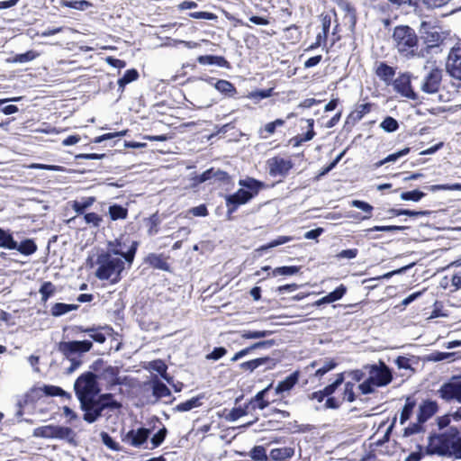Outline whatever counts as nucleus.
<instances>
[{"mask_svg": "<svg viewBox=\"0 0 461 461\" xmlns=\"http://www.w3.org/2000/svg\"><path fill=\"white\" fill-rule=\"evenodd\" d=\"M75 394L84 411L83 420L87 423L95 422L105 409H119L121 404L112 393L99 394L97 376L92 372L80 375L74 383Z\"/></svg>", "mask_w": 461, "mask_h": 461, "instance_id": "obj_1", "label": "nucleus"}, {"mask_svg": "<svg viewBox=\"0 0 461 461\" xmlns=\"http://www.w3.org/2000/svg\"><path fill=\"white\" fill-rule=\"evenodd\" d=\"M364 369L367 372L368 377L358 385L363 394L373 393L375 387L386 386L393 380L391 369L383 361H379L378 364L365 365Z\"/></svg>", "mask_w": 461, "mask_h": 461, "instance_id": "obj_2", "label": "nucleus"}, {"mask_svg": "<svg viewBox=\"0 0 461 461\" xmlns=\"http://www.w3.org/2000/svg\"><path fill=\"white\" fill-rule=\"evenodd\" d=\"M98 267L95 271V276L100 280H111L112 283H117L121 278V273L124 269V261L119 257H114L111 253H101L96 259Z\"/></svg>", "mask_w": 461, "mask_h": 461, "instance_id": "obj_3", "label": "nucleus"}, {"mask_svg": "<svg viewBox=\"0 0 461 461\" xmlns=\"http://www.w3.org/2000/svg\"><path fill=\"white\" fill-rule=\"evenodd\" d=\"M393 41L398 51L406 58L413 57L418 49V37L414 30L407 25L393 30Z\"/></svg>", "mask_w": 461, "mask_h": 461, "instance_id": "obj_4", "label": "nucleus"}, {"mask_svg": "<svg viewBox=\"0 0 461 461\" xmlns=\"http://www.w3.org/2000/svg\"><path fill=\"white\" fill-rule=\"evenodd\" d=\"M93 342L91 340H71L61 341L59 343V351L71 362L70 366L68 368V373H73L82 364L81 360L74 357L76 355H82L91 350Z\"/></svg>", "mask_w": 461, "mask_h": 461, "instance_id": "obj_5", "label": "nucleus"}, {"mask_svg": "<svg viewBox=\"0 0 461 461\" xmlns=\"http://www.w3.org/2000/svg\"><path fill=\"white\" fill-rule=\"evenodd\" d=\"M452 427L442 433H434L428 438V445L425 447V454L428 456L437 455L447 457L450 454V440Z\"/></svg>", "mask_w": 461, "mask_h": 461, "instance_id": "obj_6", "label": "nucleus"}, {"mask_svg": "<svg viewBox=\"0 0 461 461\" xmlns=\"http://www.w3.org/2000/svg\"><path fill=\"white\" fill-rule=\"evenodd\" d=\"M32 436L35 438L68 439L70 441L74 438V431L68 427L46 425L34 429Z\"/></svg>", "mask_w": 461, "mask_h": 461, "instance_id": "obj_7", "label": "nucleus"}, {"mask_svg": "<svg viewBox=\"0 0 461 461\" xmlns=\"http://www.w3.org/2000/svg\"><path fill=\"white\" fill-rule=\"evenodd\" d=\"M441 81L442 70L433 68L425 75L420 88L427 94H435L439 90Z\"/></svg>", "mask_w": 461, "mask_h": 461, "instance_id": "obj_8", "label": "nucleus"}, {"mask_svg": "<svg viewBox=\"0 0 461 461\" xmlns=\"http://www.w3.org/2000/svg\"><path fill=\"white\" fill-rule=\"evenodd\" d=\"M149 435L150 429H132L122 437V441L133 447H140L147 442Z\"/></svg>", "mask_w": 461, "mask_h": 461, "instance_id": "obj_9", "label": "nucleus"}, {"mask_svg": "<svg viewBox=\"0 0 461 461\" xmlns=\"http://www.w3.org/2000/svg\"><path fill=\"white\" fill-rule=\"evenodd\" d=\"M446 68L450 77L461 80V47H456L450 50Z\"/></svg>", "mask_w": 461, "mask_h": 461, "instance_id": "obj_10", "label": "nucleus"}, {"mask_svg": "<svg viewBox=\"0 0 461 461\" xmlns=\"http://www.w3.org/2000/svg\"><path fill=\"white\" fill-rule=\"evenodd\" d=\"M438 396L446 402L456 401L461 403V382L443 384L438 390Z\"/></svg>", "mask_w": 461, "mask_h": 461, "instance_id": "obj_11", "label": "nucleus"}, {"mask_svg": "<svg viewBox=\"0 0 461 461\" xmlns=\"http://www.w3.org/2000/svg\"><path fill=\"white\" fill-rule=\"evenodd\" d=\"M269 175L272 176H285L288 174L293 167L290 159L280 157H275L267 161Z\"/></svg>", "mask_w": 461, "mask_h": 461, "instance_id": "obj_12", "label": "nucleus"}, {"mask_svg": "<svg viewBox=\"0 0 461 461\" xmlns=\"http://www.w3.org/2000/svg\"><path fill=\"white\" fill-rule=\"evenodd\" d=\"M394 90L402 96L411 100L417 98V95L411 88V77L407 74L400 75L393 83Z\"/></svg>", "mask_w": 461, "mask_h": 461, "instance_id": "obj_13", "label": "nucleus"}, {"mask_svg": "<svg viewBox=\"0 0 461 461\" xmlns=\"http://www.w3.org/2000/svg\"><path fill=\"white\" fill-rule=\"evenodd\" d=\"M109 251L106 253H111L113 256L117 257L121 256L129 264H131L137 250L138 242L133 241L131 243V248L128 249L127 252H124L122 249L121 241L116 240L114 242L110 241L108 243Z\"/></svg>", "mask_w": 461, "mask_h": 461, "instance_id": "obj_14", "label": "nucleus"}, {"mask_svg": "<svg viewBox=\"0 0 461 461\" xmlns=\"http://www.w3.org/2000/svg\"><path fill=\"white\" fill-rule=\"evenodd\" d=\"M250 200L251 195L244 188L239 189L233 194L227 195L226 205L228 207V213L234 212L240 205L245 204Z\"/></svg>", "mask_w": 461, "mask_h": 461, "instance_id": "obj_15", "label": "nucleus"}, {"mask_svg": "<svg viewBox=\"0 0 461 461\" xmlns=\"http://www.w3.org/2000/svg\"><path fill=\"white\" fill-rule=\"evenodd\" d=\"M438 405L437 402L426 400L419 406L417 420L425 423L438 411Z\"/></svg>", "mask_w": 461, "mask_h": 461, "instance_id": "obj_16", "label": "nucleus"}, {"mask_svg": "<svg viewBox=\"0 0 461 461\" xmlns=\"http://www.w3.org/2000/svg\"><path fill=\"white\" fill-rule=\"evenodd\" d=\"M119 368L117 366H107L100 375L101 379L104 380L110 387L122 384L119 377Z\"/></svg>", "mask_w": 461, "mask_h": 461, "instance_id": "obj_17", "label": "nucleus"}, {"mask_svg": "<svg viewBox=\"0 0 461 461\" xmlns=\"http://www.w3.org/2000/svg\"><path fill=\"white\" fill-rule=\"evenodd\" d=\"M229 175L225 171H222L219 168L212 167L210 169H207L204 171L200 176L199 181L201 183L206 182L208 180L214 179L215 181L220 182H228L229 181Z\"/></svg>", "mask_w": 461, "mask_h": 461, "instance_id": "obj_18", "label": "nucleus"}, {"mask_svg": "<svg viewBox=\"0 0 461 461\" xmlns=\"http://www.w3.org/2000/svg\"><path fill=\"white\" fill-rule=\"evenodd\" d=\"M450 454L448 458L454 457L456 459H461V436L457 428L452 427V435L450 440Z\"/></svg>", "mask_w": 461, "mask_h": 461, "instance_id": "obj_19", "label": "nucleus"}, {"mask_svg": "<svg viewBox=\"0 0 461 461\" xmlns=\"http://www.w3.org/2000/svg\"><path fill=\"white\" fill-rule=\"evenodd\" d=\"M347 292V287L344 285H340L338 286L334 291L330 292L327 295L323 296L322 298L317 300L313 305L314 306H321L325 303H334L336 301H339L343 297V295Z\"/></svg>", "mask_w": 461, "mask_h": 461, "instance_id": "obj_20", "label": "nucleus"}, {"mask_svg": "<svg viewBox=\"0 0 461 461\" xmlns=\"http://www.w3.org/2000/svg\"><path fill=\"white\" fill-rule=\"evenodd\" d=\"M145 263L149 264L150 267L163 270L168 271L169 265L167 262V258L162 254L150 253L145 258Z\"/></svg>", "mask_w": 461, "mask_h": 461, "instance_id": "obj_21", "label": "nucleus"}, {"mask_svg": "<svg viewBox=\"0 0 461 461\" xmlns=\"http://www.w3.org/2000/svg\"><path fill=\"white\" fill-rule=\"evenodd\" d=\"M375 74L382 81L389 85L395 76V69L384 62H381L375 68Z\"/></svg>", "mask_w": 461, "mask_h": 461, "instance_id": "obj_22", "label": "nucleus"}, {"mask_svg": "<svg viewBox=\"0 0 461 461\" xmlns=\"http://www.w3.org/2000/svg\"><path fill=\"white\" fill-rule=\"evenodd\" d=\"M197 61L201 65H215L221 68H230V63L221 56L202 55L197 58Z\"/></svg>", "mask_w": 461, "mask_h": 461, "instance_id": "obj_23", "label": "nucleus"}, {"mask_svg": "<svg viewBox=\"0 0 461 461\" xmlns=\"http://www.w3.org/2000/svg\"><path fill=\"white\" fill-rule=\"evenodd\" d=\"M294 455V448L291 447L273 448L269 457L273 461H287Z\"/></svg>", "mask_w": 461, "mask_h": 461, "instance_id": "obj_24", "label": "nucleus"}, {"mask_svg": "<svg viewBox=\"0 0 461 461\" xmlns=\"http://www.w3.org/2000/svg\"><path fill=\"white\" fill-rule=\"evenodd\" d=\"M239 185L251 195V199L258 194L264 185L262 182L250 177L240 180Z\"/></svg>", "mask_w": 461, "mask_h": 461, "instance_id": "obj_25", "label": "nucleus"}, {"mask_svg": "<svg viewBox=\"0 0 461 461\" xmlns=\"http://www.w3.org/2000/svg\"><path fill=\"white\" fill-rule=\"evenodd\" d=\"M299 373L294 372L288 375L285 380L279 382L276 387V393L277 394L290 391L298 382Z\"/></svg>", "mask_w": 461, "mask_h": 461, "instance_id": "obj_26", "label": "nucleus"}, {"mask_svg": "<svg viewBox=\"0 0 461 461\" xmlns=\"http://www.w3.org/2000/svg\"><path fill=\"white\" fill-rule=\"evenodd\" d=\"M152 394L156 400H159L163 397L171 395L169 388L162 383L158 377H155L151 381Z\"/></svg>", "mask_w": 461, "mask_h": 461, "instance_id": "obj_27", "label": "nucleus"}, {"mask_svg": "<svg viewBox=\"0 0 461 461\" xmlns=\"http://www.w3.org/2000/svg\"><path fill=\"white\" fill-rule=\"evenodd\" d=\"M0 248L14 250L16 247V240L14 239L10 230L0 228Z\"/></svg>", "mask_w": 461, "mask_h": 461, "instance_id": "obj_28", "label": "nucleus"}, {"mask_svg": "<svg viewBox=\"0 0 461 461\" xmlns=\"http://www.w3.org/2000/svg\"><path fill=\"white\" fill-rule=\"evenodd\" d=\"M215 89L228 97H233L237 94V89L234 85L224 79H219L215 82Z\"/></svg>", "mask_w": 461, "mask_h": 461, "instance_id": "obj_29", "label": "nucleus"}, {"mask_svg": "<svg viewBox=\"0 0 461 461\" xmlns=\"http://www.w3.org/2000/svg\"><path fill=\"white\" fill-rule=\"evenodd\" d=\"M95 202L94 196L85 197L80 201H73L71 207L78 215L85 214L86 210L91 207Z\"/></svg>", "mask_w": 461, "mask_h": 461, "instance_id": "obj_30", "label": "nucleus"}, {"mask_svg": "<svg viewBox=\"0 0 461 461\" xmlns=\"http://www.w3.org/2000/svg\"><path fill=\"white\" fill-rule=\"evenodd\" d=\"M16 247L14 250H17L24 256H30L37 250V245L31 239H26L20 243L16 241Z\"/></svg>", "mask_w": 461, "mask_h": 461, "instance_id": "obj_31", "label": "nucleus"}, {"mask_svg": "<svg viewBox=\"0 0 461 461\" xmlns=\"http://www.w3.org/2000/svg\"><path fill=\"white\" fill-rule=\"evenodd\" d=\"M456 357H460V352H439L435 351L428 356V359L433 362H440L447 360L448 362L453 361Z\"/></svg>", "mask_w": 461, "mask_h": 461, "instance_id": "obj_32", "label": "nucleus"}, {"mask_svg": "<svg viewBox=\"0 0 461 461\" xmlns=\"http://www.w3.org/2000/svg\"><path fill=\"white\" fill-rule=\"evenodd\" d=\"M271 361H272V359L268 357H258V358H255V359L241 363L240 365V367L242 370H249L250 372H253L255 369H257L259 366L266 365Z\"/></svg>", "mask_w": 461, "mask_h": 461, "instance_id": "obj_33", "label": "nucleus"}, {"mask_svg": "<svg viewBox=\"0 0 461 461\" xmlns=\"http://www.w3.org/2000/svg\"><path fill=\"white\" fill-rule=\"evenodd\" d=\"M139 78V72L135 68L128 69L125 71L124 75L119 78L118 86L121 92H123L126 85L137 80Z\"/></svg>", "mask_w": 461, "mask_h": 461, "instance_id": "obj_34", "label": "nucleus"}, {"mask_svg": "<svg viewBox=\"0 0 461 461\" xmlns=\"http://www.w3.org/2000/svg\"><path fill=\"white\" fill-rule=\"evenodd\" d=\"M78 308V305L77 304H67L63 303H55L51 310V315L54 317H59L61 315H64L71 311H75Z\"/></svg>", "mask_w": 461, "mask_h": 461, "instance_id": "obj_35", "label": "nucleus"}, {"mask_svg": "<svg viewBox=\"0 0 461 461\" xmlns=\"http://www.w3.org/2000/svg\"><path fill=\"white\" fill-rule=\"evenodd\" d=\"M306 122L308 123L309 130L307 131L306 133L298 135L292 140L294 141V146H299L301 143H303L304 141H309L314 137V135H315V132L313 131L314 120L308 119V120H306Z\"/></svg>", "mask_w": 461, "mask_h": 461, "instance_id": "obj_36", "label": "nucleus"}, {"mask_svg": "<svg viewBox=\"0 0 461 461\" xmlns=\"http://www.w3.org/2000/svg\"><path fill=\"white\" fill-rule=\"evenodd\" d=\"M415 405H416V402L414 400H412L410 397H408L406 399L405 404H404V406L401 411V414H400V423L401 424L405 423L410 419V417L412 414Z\"/></svg>", "mask_w": 461, "mask_h": 461, "instance_id": "obj_37", "label": "nucleus"}, {"mask_svg": "<svg viewBox=\"0 0 461 461\" xmlns=\"http://www.w3.org/2000/svg\"><path fill=\"white\" fill-rule=\"evenodd\" d=\"M285 124V121L282 119H276L274 122L267 123L263 129L260 130L259 133L261 138L267 139L268 136L275 133L276 127H281Z\"/></svg>", "mask_w": 461, "mask_h": 461, "instance_id": "obj_38", "label": "nucleus"}, {"mask_svg": "<svg viewBox=\"0 0 461 461\" xmlns=\"http://www.w3.org/2000/svg\"><path fill=\"white\" fill-rule=\"evenodd\" d=\"M41 391L47 396H61L66 397L67 399L71 398V394L69 393L56 385H44L41 388Z\"/></svg>", "mask_w": 461, "mask_h": 461, "instance_id": "obj_39", "label": "nucleus"}, {"mask_svg": "<svg viewBox=\"0 0 461 461\" xmlns=\"http://www.w3.org/2000/svg\"><path fill=\"white\" fill-rule=\"evenodd\" d=\"M109 215L111 220H123L127 218L128 210L122 205L113 204L109 207Z\"/></svg>", "mask_w": 461, "mask_h": 461, "instance_id": "obj_40", "label": "nucleus"}, {"mask_svg": "<svg viewBox=\"0 0 461 461\" xmlns=\"http://www.w3.org/2000/svg\"><path fill=\"white\" fill-rule=\"evenodd\" d=\"M149 365L150 369L158 372L167 382L170 383L171 377L167 374V366L162 360H154L149 362Z\"/></svg>", "mask_w": 461, "mask_h": 461, "instance_id": "obj_41", "label": "nucleus"}, {"mask_svg": "<svg viewBox=\"0 0 461 461\" xmlns=\"http://www.w3.org/2000/svg\"><path fill=\"white\" fill-rule=\"evenodd\" d=\"M388 212L392 216H401V215H406L410 217H419L429 214V212L427 211H412V210H407V209H390Z\"/></svg>", "mask_w": 461, "mask_h": 461, "instance_id": "obj_42", "label": "nucleus"}, {"mask_svg": "<svg viewBox=\"0 0 461 461\" xmlns=\"http://www.w3.org/2000/svg\"><path fill=\"white\" fill-rule=\"evenodd\" d=\"M372 109V104L366 103V104H361L357 106L355 111L351 113V117L354 121H360L362 118L369 113Z\"/></svg>", "mask_w": 461, "mask_h": 461, "instance_id": "obj_43", "label": "nucleus"}, {"mask_svg": "<svg viewBox=\"0 0 461 461\" xmlns=\"http://www.w3.org/2000/svg\"><path fill=\"white\" fill-rule=\"evenodd\" d=\"M409 152H410V149L409 148H405V149H402V150H400L398 152H395V153L388 155L385 158L376 162L375 164V167H382L383 165H384L386 163L395 162L397 159H399L400 158L407 155Z\"/></svg>", "mask_w": 461, "mask_h": 461, "instance_id": "obj_44", "label": "nucleus"}, {"mask_svg": "<svg viewBox=\"0 0 461 461\" xmlns=\"http://www.w3.org/2000/svg\"><path fill=\"white\" fill-rule=\"evenodd\" d=\"M272 334V330H242L241 338L246 339H257L268 337Z\"/></svg>", "mask_w": 461, "mask_h": 461, "instance_id": "obj_45", "label": "nucleus"}, {"mask_svg": "<svg viewBox=\"0 0 461 461\" xmlns=\"http://www.w3.org/2000/svg\"><path fill=\"white\" fill-rule=\"evenodd\" d=\"M201 397H193L176 406L177 411H188L201 405Z\"/></svg>", "mask_w": 461, "mask_h": 461, "instance_id": "obj_46", "label": "nucleus"}, {"mask_svg": "<svg viewBox=\"0 0 461 461\" xmlns=\"http://www.w3.org/2000/svg\"><path fill=\"white\" fill-rule=\"evenodd\" d=\"M249 456L255 461H268L269 456L267 455L266 448L263 446L254 447L249 453Z\"/></svg>", "mask_w": 461, "mask_h": 461, "instance_id": "obj_47", "label": "nucleus"}, {"mask_svg": "<svg viewBox=\"0 0 461 461\" xmlns=\"http://www.w3.org/2000/svg\"><path fill=\"white\" fill-rule=\"evenodd\" d=\"M300 267L297 266H285L275 268L272 271L274 276H293L299 272Z\"/></svg>", "mask_w": 461, "mask_h": 461, "instance_id": "obj_48", "label": "nucleus"}, {"mask_svg": "<svg viewBox=\"0 0 461 461\" xmlns=\"http://www.w3.org/2000/svg\"><path fill=\"white\" fill-rule=\"evenodd\" d=\"M59 5L63 7H69L77 10H85L88 6H90V3L86 0L79 1H68V0H60Z\"/></svg>", "mask_w": 461, "mask_h": 461, "instance_id": "obj_49", "label": "nucleus"}, {"mask_svg": "<svg viewBox=\"0 0 461 461\" xmlns=\"http://www.w3.org/2000/svg\"><path fill=\"white\" fill-rule=\"evenodd\" d=\"M102 442L109 449L113 451H121L122 447L113 438L105 431L101 432L100 434Z\"/></svg>", "mask_w": 461, "mask_h": 461, "instance_id": "obj_50", "label": "nucleus"}, {"mask_svg": "<svg viewBox=\"0 0 461 461\" xmlns=\"http://www.w3.org/2000/svg\"><path fill=\"white\" fill-rule=\"evenodd\" d=\"M380 127L386 132H394L398 130L399 123L394 118L387 116L381 122Z\"/></svg>", "mask_w": 461, "mask_h": 461, "instance_id": "obj_51", "label": "nucleus"}, {"mask_svg": "<svg viewBox=\"0 0 461 461\" xmlns=\"http://www.w3.org/2000/svg\"><path fill=\"white\" fill-rule=\"evenodd\" d=\"M39 292L41 294V301L47 302L48 299L55 293V286L51 282H44Z\"/></svg>", "mask_w": 461, "mask_h": 461, "instance_id": "obj_52", "label": "nucleus"}, {"mask_svg": "<svg viewBox=\"0 0 461 461\" xmlns=\"http://www.w3.org/2000/svg\"><path fill=\"white\" fill-rule=\"evenodd\" d=\"M424 196H425V194L420 190L402 192L401 194V199L404 200V201L419 202Z\"/></svg>", "mask_w": 461, "mask_h": 461, "instance_id": "obj_53", "label": "nucleus"}, {"mask_svg": "<svg viewBox=\"0 0 461 461\" xmlns=\"http://www.w3.org/2000/svg\"><path fill=\"white\" fill-rule=\"evenodd\" d=\"M167 434V430L165 427L161 428L156 434H154L150 439V442L152 444L150 449L156 448L158 446H160L165 440Z\"/></svg>", "mask_w": 461, "mask_h": 461, "instance_id": "obj_54", "label": "nucleus"}, {"mask_svg": "<svg viewBox=\"0 0 461 461\" xmlns=\"http://www.w3.org/2000/svg\"><path fill=\"white\" fill-rule=\"evenodd\" d=\"M38 55L33 50H29L24 53L16 54L13 59L12 62L14 63H26L29 61L33 60Z\"/></svg>", "mask_w": 461, "mask_h": 461, "instance_id": "obj_55", "label": "nucleus"}, {"mask_svg": "<svg viewBox=\"0 0 461 461\" xmlns=\"http://www.w3.org/2000/svg\"><path fill=\"white\" fill-rule=\"evenodd\" d=\"M423 424L424 422H421L420 421V420H417V422L411 423L408 427L404 429L403 435L405 437H409L422 432L424 430Z\"/></svg>", "mask_w": 461, "mask_h": 461, "instance_id": "obj_56", "label": "nucleus"}, {"mask_svg": "<svg viewBox=\"0 0 461 461\" xmlns=\"http://www.w3.org/2000/svg\"><path fill=\"white\" fill-rule=\"evenodd\" d=\"M270 386L271 385H268L267 388H265V389L261 390L260 392H258L255 395V397H254V399L252 401V402H257V406L260 410H263V409H265L266 407L268 406V402L265 401L264 397H265L267 392L269 390Z\"/></svg>", "mask_w": 461, "mask_h": 461, "instance_id": "obj_57", "label": "nucleus"}, {"mask_svg": "<svg viewBox=\"0 0 461 461\" xmlns=\"http://www.w3.org/2000/svg\"><path fill=\"white\" fill-rule=\"evenodd\" d=\"M84 220L86 224L92 225L93 227H99L103 218L95 212H88L84 214Z\"/></svg>", "mask_w": 461, "mask_h": 461, "instance_id": "obj_58", "label": "nucleus"}, {"mask_svg": "<svg viewBox=\"0 0 461 461\" xmlns=\"http://www.w3.org/2000/svg\"><path fill=\"white\" fill-rule=\"evenodd\" d=\"M272 94H273V88L264 89V90H256V91L249 93V98L256 100V101H259V100L270 97L272 95Z\"/></svg>", "mask_w": 461, "mask_h": 461, "instance_id": "obj_59", "label": "nucleus"}, {"mask_svg": "<svg viewBox=\"0 0 461 461\" xmlns=\"http://www.w3.org/2000/svg\"><path fill=\"white\" fill-rule=\"evenodd\" d=\"M291 240H292V238L289 237V236H279L277 239L272 240L268 244L262 246L260 248V249L261 250H265V249H272V248L277 247L279 245H283L285 243H287V242H289Z\"/></svg>", "mask_w": 461, "mask_h": 461, "instance_id": "obj_60", "label": "nucleus"}, {"mask_svg": "<svg viewBox=\"0 0 461 461\" xmlns=\"http://www.w3.org/2000/svg\"><path fill=\"white\" fill-rule=\"evenodd\" d=\"M407 227L405 226H396V225H388V226H374L372 228H369L366 230L367 232L372 231H395V230H405Z\"/></svg>", "mask_w": 461, "mask_h": 461, "instance_id": "obj_61", "label": "nucleus"}, {"mask_svg": "<svg viewBox=\"0 0 461 461\" xmlns=\"http://www.w3.org/2000/svg\"><path fill=\"white\" fill-rule=\"evenodd\" d=\"M355 384L351 382H347L344 387V400H347L349 402H353L356 400L355 393H354Z\"/></svg>", "mask_w": 461, "mask_h": 461, "instance_id": "obj_62", "label": "nucleus"}, {"mask_svg": "<svg viewBox=\"0 0 461 461\" xmlns=\"http://www.w3.org/2000/svg\"><path fill=\"white\" fill-rule=\"evenodd\" d=\"M336 366H337V364L332 360L325 362L322 366H321L320 368H318L316 370L315 376H317V377L323 376L326 373L332 370Z\"/></svg>", "mask_w": 461, "mask_h": 461, "instance_id": "obj_63", "label": "nucleus"}, {"mask_svg": "<svg viewBox=\"0 0 461 461\" xmlns=\"http://www.w3.org/2000/svg\"><path fill=\"white\" fill-rule=\"evenodd\" d=\"M351 205L353 207H356L357 209H360L362 210L363 212H367V213H371L372 211H373V206L371 204H369L368 203L366 202H364V201H360V200H353L351 202Z\"/></svg>", "mask_w": 461, "mask_h": 461, "instance_id": "obj_64", "label": "nucleus"}]
</instances>
